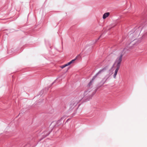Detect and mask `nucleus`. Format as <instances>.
<instances>
[{
	"mask_svg": "<svg viewBox=\"0 0 147 147\" xmlns=\"http://www.w3.org/2000/svg\"><path fill=\"white\" fill-rule=\"evenodd\" d=\"M123 55L122 53H120L117 56L116 59L113 65L114 67L116 68L114 75V78H116L118 71L120 68Z\"/></svg>",
	"mask_w": 147,
	"mask_h": 147,
	"instance_id": "1",
	"label": "nucleus"
},
{
	"mask_svg": "<svg viewBox=\"0 0 147 147\" xmlns=\"http://www.w3.org/2000/svg\"><path fill=\"white\" fill-rule=\"evenodd\" d=\"M100 74H102L103 75V78L102 80L104 81V82L102 84V85H103L109 78L111 74L109 71L106 70L105 69L100 71L97 75Z\"/></svg>",
	"mask_w": 147,
	"mask_h": 147,
	"instance_id": "2",
	"label": "nucleus"
},
{
	"mask_svg": "<svg viewBox=\"0 0 147 147\" xmlns=\"http://www.w3.org/2000/svg\"><path fill=\"white\" fill-rule=\"evenodd\" d=\"M75 60H76V59H73V60H72L71 61H70L69 62L67 63V64L61 66L60 67L62 69H63V68H64V67H65L70 65L71 64L73 63L74 61Z\"/></svg>",
	"mask_w": 147,
	"mask_h": 147,
	"instance_id": "3",
	"label": "nucleus"
},
{
	"mask_svg": "<svg viewBox=\"0 0 147 147\" xmlns=\"http://www.w3.org/2000/svg\"><path fill=\"white\" fill-rule=\"evenodd\" d=\"M109 12H107L104 13L103 16V19H105L109 16Z\"/></svg>",
	"mask_w": 147,
	"mask_h": 147,
	"instance_id": "4",
	"label": "nucleus"
},
{
	"mask_svg": "<svg viewBox=\"0 0 147 147\" xmlns=\"http://www.w3.org/2000/svg\"><path fill=\"white\" fill-rule=\"evenodd\" d=\"M93 79L89 83V84H88V85L89 86H90V85L92 84V82L93 81Z\"/></svg>",
	"mask_w": 147,
	"mask_h": 147,
	"instance_id": "5",
	"label": "nucleus"
}]
</instances>
